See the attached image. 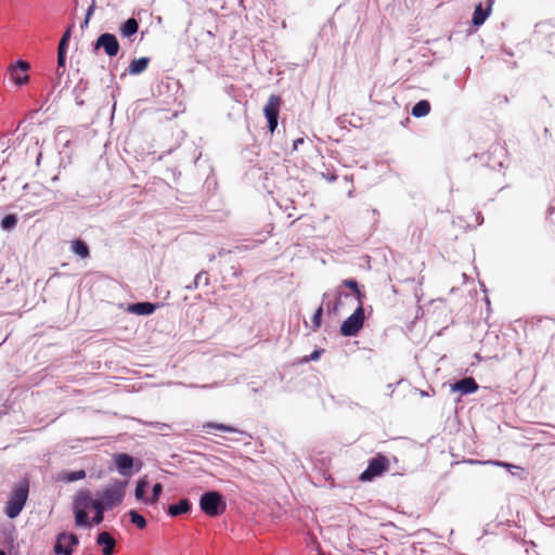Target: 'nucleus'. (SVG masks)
Returning a JSON list of instances; mask_svg holds the SVG:
<instances>
[{
    "mask_svg": "<svg viewBox=\"0 0 555 555\" xmlns=\"http://www.w3.org/2000/svg\"><path fill=\"white\" fill-rule=\"evenodd\" d=\"M30 68L29 63L26 61H17L14 64H11L9 67L10 78L11 80L17 85L22 86L28 82L29 76L28 70Z\"/></svg>",
    "mask_w": 555,
    "mask_h": 555,
    "instance_id": "obj_9",
    "label": "nucleus"
},
{
    "mask_svg": "<svg viewBox=\"0 0 555 555\" xmlns=\"http://www.w3.org/2000/svg\"><path fill=\"white\" fill-rule=\"evenodd\" d=\"M0 555H7L4 551L0 550Z\"/></svg>",
    "mask_w": 555,
    "mask_h": 555,
    "instance_id": "obj_36",
    "label": "nucleus"
},
{
    "mask_svg": "<svg viewBox=\"0 0 555 555\" xmlns=\"http://www.w3.org/2000/svg\"><path fill=\"white\" fill-rule=\"evenodd\" d=\"M149 486V482L146 479H139L137 482V487L134 490V496L139 501H143L146 503L147 499L145 498V490Z\"/></svg>",
    "mask_w": 555,
    "mask_h": 555,
    "instance_id": "obj_24",
    "label": "nucleus"
},
{
    "mask_svg": "<svg viewBox=\"0 0 555 555\" xmlns=\"http://www.w3.org/2000/svg\"><path fill=\"white\" fill-rule=\"evenodd\" d=\"M490 14V8L483 10L481 3H479L473 14V23L475 26H480L485 23L486 18Z\"/></svg>",
    "mask_w": 555,
    "mask_h": 555,
    "instance_id": "obj_21",
    "label": "nucleus"
},
{
    "mask_svg": "<svg viewBox=\"0 0 555 555\" xmlns=\"http://www.w3.org/2000/svg\"><path fill=\"white\" fill-rule=\"evenodd\" d=\"M73 28H74V25L73 24L69 25L60 40L59 48H57V69L65 68L66 51H67L68 41L70 39Z\"/></svg>",
    "mask_w": 555,
    "mask_h": 555,
    "instance_id": "obj_11",
    "label": "nucleus"
},
{
    "mask_svg": "<svg viewBox=\"0 0 555 555\" xmlns=\"http://www.w3.org/2000/svg\"><path fill=\"white\" fill-rule=\"evenodd\" d=\"M95 499H92L91 493L88 490L80 491L73 503V509L75 515V525L77 527H89L90 520L88 516V509L93 508Z\"/></svg>",
    "mask_w": 555,
    "mask_h": 555,
    "instance_id": "obj_2",
    "label": "nucleus"
},
{
    "mask_svg": "<svg viewBox=\"0 0 555 555\" xmlns=\"http://www.w3.org/2000/svg\"><path fill=\"white\" fill-rule=\"evenodd\" d=\"M139 30V23L135 18H128L120 27V34L124 37L130 38Z\"/></svg>",
    "mask_w": 555,
    "mask_h": 555,
    "instance_id": "obj_19",
    "label": "nucleus"
},
{
    "mask_svg": "<svg viewBox=\"0 0 555 555\" xmlns=\"http://www.w3.org/2000/svg\"><path fill=\"white\" fill-rule=\"evenodd\" d=\"M191 511V503L188 499L180 500L177 504H171L168 507V514L172 517L186 514Z\"/></svg>",
    "mask_w": 555,
    "mask_h": 555,
    "instance_id": "obj_17",
    "label": "nucleus"
},
{
    "mask_svg": "<svg viewBox=\"0 0 555 555\" xmlns=\"http://www.w3.org/2000/svg\"><path fill=\"white\" fill-rule=\"evenodd\" d=\"M28 493L29 483L24 479L13 489L5 504L4 513L9 518L13 519L20 515L26 504Z\"/></svg>",
    "mask_w": 555,
    "mask_h": 555,
    "instance_id": "obj_1",
    "label": "nucleus"
},
{
    "mask_svg": "<svg viewBox=\"0 0 555 555\" xmlns=\"http://www.w3.org/2000/svg\"><path fill=\"white\" fill-rule=\"evenodd\" d=\"M494 465L496 466H500V467H504V468H507V469H512V468H520L519 466H515L513 464H509V463H505V462H493Z\"/></svg>",
    "mask_w": 555,
    "mask_h": 555,
    "instance_id": "obj_33",
    "label": "nucleus"
},
{
    "mask_svg": "<svg viewBox=\"0 0 555 555\" xmlns=\"http://www.w3.org/2000/svg\"><path fill=\"white\" fill-rule=\"evenodd\" d=\"M282 105L281 96L276 94H271L268 99L267 104L263 107V113L268 121V128L271 133H273L278 127V119L280 114V108Z\"/></svg>",
    "mask_w": 555,
    "mask_h": 555,
    "instance_id": "obj_7",
    "label": "nucleus"
},
{
    "mask_svg": "<svg viewBox=\"0 0 555 555\" xmlns=\"http://www.w3.org/2000/svg\"><path fill=\"white\" fill-rule=\"evenodd\" d=\"M115 464L118 469V472L124 476H130V469L133 466V459L132 456L120 453L115 456Z\"/></svg>",
    "mask_w": 555,
    "mask_h": 555,
    "instance_id": "obj_13",
    "label": "nucleus"
},
{
    "mask_svg": "<svg viewBox=\"0 0 555 555\" xmlns=\"http://www.w3.org/2000/svg\"><path fill=\"white\" fill-rule=\"evenodd\" d=\"M343 285L350 288L353 292L359 305H363V299H364L365 295L363 292H361L359 284L356 280H352V279L344 280Z\"/></svg>",
    "mask_w": 555,
    "mask_h": 555,
    "instance_id": "obj_22",
    "label": "nucleus"
},
{
    "mask_svg": "<svg viewBox=\"0 0 555 555\" xmlns=\"http://www.w3.org/2000/svg\"><path fill=\"white\" fill-rule=\"evenodd\" d=\"M156 309V306L151 302H137L129 306L128 310L131 313L138 315H149L152 314Z\"/></svg>",
    "mask_w": 555,
    "mask_h": 555,
    "instance_id": "obj_16",
    "label": "nucleus"
},
{
    "mask_svg": "<svg viewBox=\"0 0 555 555\" xmlns=\"http://www.w3.org/2000/svg\"><path fill=\"white\" fill-rule=\"evenodd\" d=\"M211 429H217L225 433L245 434L244 431L240 430L236 427L225 425L222 423L207 422L202 425V430L205 433H210Z\"/></svg>",
    "mask_w": 555,
    "mask_h": 555,
    "instance_id": "obj_15",
    "label": "nucleus"
},
{
    "mask_svg": "<svg viewBox=\"0 0 555 555\" xmlns=\"http://www.w3.org/2000/svg\"><path fill=\"white\" fill-rule=\"evenodd\" d=\"M149 63H150L149 57H140V59L133 60L129 64L128 72L131 75H139L147 68Z\"/></svg>",
    "mask_w": 555,
    "mask_h": 555,
    "instance_id": "obj_18",
    "label": "nucleus"
},
{
    "mask_svg": "<svg viewBox=\"0 0 555 555\" xmlns=\"http://www.w3.org/2000/svg\"><path fill=\"white\" fill-rule=\"evenodd\" d=\"M389 468V460L382 453H377L369 461L366 469L360 475L359 479L363 482L372 481L382 476Z\"/></svg>",
    "mask_w": 555,
    "mask_h": 555,
    "instance_id": "obj_5",
    "label": "nucleus"
},
{
    "mask_svg": "<svg viewBox=\"0 0 555 555\" xmlns=\"http://www.w3.org/2000/svg\"><path fill=\"white\" fill-rule=\"evenodd\" d=\"M93 509L95 511V514L92 518V522L94 525H99L104 519V511L109 509L108 507H104L102 503H100L98 500L94 501Z\"/></svg>",
    "mask_w": 555,
    "mask_h": 555,
    "instance_id": "obj_25",
    "label": "nucleus"
},
{
    "mask_svg": "<svg viewBox=\"0 0 555 555\" xmlns=\"http://www.w3.org/2000/svg\"><path fill=\"white\" fill-rule=\"evenodd\" d=\"M72 250L81 258H88L90 255L88 245L81 240L72 242Z\"/></svg>",
    "mask_w": 555,
    "mask_h": 555,
    "instance_id": "obj_23",
    "label": "nucleus"
},
{
    "mask_svg": "<svg viewBox=\"0 0 555 555\" xmlns=\"http://www.w3.org/2000/svg\"><path fill=\"white\" fill-rule=\"evenodd\" d=\"M364 319L363 305H359L353 313L340 325V334L347 337L357 335L363 327Z\"/></svg>",
    "mask_w": 555,
    "mask_h": 555,
    "instance_id": "obj_6",
    "label": "nucleus"
},
{
    "mask_svg": "<svg viewBox=\"0 0 555 555\" xmlns=\"http://www.w3.org/2000/svg\"><path fill=\"white\" fill-rule=\"evenodd\" d=\"M478 389V384L473 377H465L452 385L453 391H460L463 395L473 393Z\"/></svg>",
    "mask_w": 555,
    "mask_h": 555,
    "instance_id": "obj_12",
    "label": "nucleus"
},
{
    "mask_svg": "<svg viewBox=\"0 0 555 555\" xmlns=\"http://www.w3.org/2000/svg\"><path fill=\"white\" fill-rule=\"evenodd\" d=\"M126 481L115 480L112 485L104 488L98 494V501L109 509L121 504L125 496Z\"/></svg>",
    "mask_w": 555,
    "mask_h": 555,
    "instance_id": "obj_3",
    "label": "nucleus"
},
{
    "mask_svg": "<svg viewBox=\"0 0 555 555\" xmlns=\"http://www.w3.org/2000/svg\"><path fill=\"white\" fill-rule=\"evenodd\" d=\"M322 353V350H314L309 357L305 358V361H317L319 360L320 356Z\"/></svg>",
    "mask_w": 555,
    "mask_h": 555,
    "instance_id": "obj_32",
    "label": "nucleus"
},
{
    "mask_svg": "<svg viewBox=\"0 0 555 555\" xmlns=\"http://www.w3.org/2000/svg\"><path fill=\"white\" fill-rule=\"evenodd\" d=\"M79 544V539L75 533L61 532L56 537L54 553L62 555H72L73 548Z\"/></svg>",
    "mask_w": 555,
    "mask_h": 555,
    "instance_id": "obj_8",
    "label": "nucleus"
},
{
    "mask_svg": "<svg viewBox=\"0 0 555 555\" xmlns=\"http://www.w3.org/2000/svg\"><path fill=\"white\" fill-rule=\"evenodd\" d=\"M163 492V486L162 483L157 482L153 486V490H152V496L150 499H147L146 503L149 504H155L157 503V501L159 500V496Z\"/></svg>",
    "mask_w": 555,
    "mask_h": 555,
    "instance_id": "obj_28",
    "label": "nucleus"
},
{
    "mask_svg": "<svg viewBox=\"0 0 555 555\" xmlns=\"http://www.w3.org/2000/svg\"><path fill=\"white\" fill-rule=\"evenodd\" d=\"M201 275H202L201 273L196 275V278H195V284H197V281L199 280Z\"/></svg>",
    "mask_w": 555,
    "mask_h": 555,
    "instance_id": "obj_35",
    "label": "nucleus"
},
{
    "mask_svg": "<svg viewBox=\"0 0 555 555\" xmlns=\"http://www.w3.org/2000/svg\"><path fill=\"white\" fill-rule=\"evenodd\" d=\"M130 520L133 525H135L139 529H144L146 527L145 518L138 514L135 511L129 512Z\"/></svg>",
    "mask_w": 555,
    "mask_h": 555,
    "instance_id": "obj_26",
    "label": "nucleus"
},
{
    "mask_svg": "<svg viewBox=\"0 0 555 555\" xmlns=\"http://www.w3.org/2000/svg\"><path fill=\"white\" fill-rule=\"evenodd\" d=\"M199 506L207 516L216 517L225 511L227 504L219 492L208 491L201 496Z\"/></svg>",
    "mask_w": 555,
    "mask_h": 555,
    "instance_id": "obj_4",
    "label": "nucleus"
},
{
    "mask_svg": "<svg viewBox=\"0 0 555 555\" xmlns=\"http://www.w3.org/2000/svg\"><path fill=\"white\" fill-rule=\"evenodd\" d=\"M93 11H94V3H92V4L88 8V11H87V14H86V18H85V22H83V24L81 25V27L88 26L89 21H90V17H91V15L93 14Z\"/></svg>",
    "mask_w": 555,
    "mask_h": 555,
    "instance_id": "obj_31",
    "label": "nucleus"
},
{
    "mask_svg": "<svg viewBox=\"0 0 555 555\" xmlns=\"http://www.w3.org/2000/svg\"><path fill=\"white\" fill-rule=\"evenodd\" d=\"M322 313H323V308L319 307L312 317V323H313L314 330L319 328L321 325Z\"/></svg>",
    "mask_w": 555,
    "mask_h": 555,
    "instance_id": "obj_30",
    "label": "nucleus"
},
{
    "mask_svg": "<svg viewBox=\"0 0 555 555\" xmlns=\"http://www.w3.org/2000/svg\"><path fill=\"white\" fill-rule=\"evenodd\" d=\"M17 223V218L15 215H7L2 220H1V228L3 230H11L13 228H15Z\"/></svg>",
    "mask_w": 555,
    "mask_h": 555,
    "instance_id": "obj_27",
    "label": "nucleus"
},
{
    "mask_svg": "<svg viewBox=\"0 0 555 555\" xmlns=\"http://www.w3.org/2000/svg\"><path fill=\"white\" fill-rule=\"evenodd\" d=\"M304 142H305V140L302 138L294 140V142H293L294 150H297L298 145L302 144Z\"/></svg>",
    "mask_w": 555,
    "mask_h": 555,
    "instance_id": "obj_34",
    "label": "nucleus"
},
{
    "mask_svg": "<svg viewBox=\"0 0 555 555\" xmlns=\"http://www.w3.org/2000/svg\"><path fill=\"white\" fill-rule=\"evenodd\" d=\"M103 48L105 53L113 57L119 51V43L117 38L108 33L102 34L95 42V49Z\"/></svg>",
    "mask_w": 555,
    "mask_h": 555,
    "instance_id": "obj_10",
    "label": "nucleus"
},
{
    "mask_svg": "<svg viewBox=\"0 0 555 555\" xmlns=\"http://www.w3.org/2000/svg\"><path fill=\"white\" fill-rule=\"evenodd\" d=\"M430 112V103L427 100L418 101L412 108V115L416 118L425 117Z\"/></svg>",
    "mask_w": 555,
    "mask_h": 555,
    "instance_id": "obj_20",
    "label": "nucleus"
},
{
    "mask_svg": "<svg viewBox=\"0 0 555 555\" xmlns=\"http://www.w3.org/2000/svg\"><path fill=\"white\" fill-rule=\"evenodd\" d=\"M96 543L103 546L104 555H112L116 545L115 539L106 531L101 532L96 538Z\"/></svg>",
    "mask_w": 555,
    "mask_h": 555,
    "instance_id": "obj_14",
    "label": "nucleus"
},
{
    "mask_svg": "<svg viewBox=\"0 0 555 555\" xmlns=\"http://www.w3.org/2000/svg\"><path fill=\"white\" fill-rule=\"evenodd\" d=\"M85 477H86L85 470H82V469L76 470V472H72L67 475L66 481L72 482V481L83 479Z\"/></svg>",
    "mask_w": 555,
    "mask_h": 555,
    "instance_id": "obj_29",
    "label": "nucleus"
}]
</instances>
